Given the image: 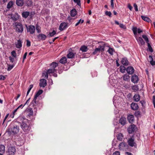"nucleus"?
<instances>
[{
    "label": "nucleus",
    "mask_w": 155,
    "mask_h": 155,
    "mask_svg": "<svg viewBox=\"0 0 155 155\" xmlns=\"http://www.w3.org/2000/svg\"><path fill=\"white\" fill-rule=\"evenodd\" d=\"M25 121L21 124L20 126L24 132L27 134L30 130L31 127L29 121L28 120H25Z\"/></svg>",
    "instance_id": "1"
},
{
    "label": "nucleus",
    "mask_w": 155,
    "mask_h": 155,
    "mask_svg": "<svg viewBox=\"0 0 155 155\" xmlns=\"http://www.w3.org/2000/svg\"><path fill=\"white\" fill-rule=\"evenodd\" d=\"M19 127L16 125H15L13 126L10 125L7 132L10 135H14L19 132Z\"/></svg>",
    "instance_id": "2"
},
{
    "label": "nucleus",
    "mask_w": 155,
    "mask_h": 155,
    "mask_svg": "<svg viewBox=\"0 0 155 155\" xmlns=\"http://www.w3.org/2000/svg\"><path fill=\"white\" fill-rule=\"evenodd\" d=\"M105 47V45L104 44L102 45H100L98 48L95 49L94 51L92 53V54L94 55H95L100 51L103 52L104 50Z\"/></svg>",
    "instance_id": "3"
},
{
    "label": "nucleus",
    "mask_w": 155,
    "mask_h": 155,
    "mask_svg": "<svg viewBox=\"0 0 155 155\" xmlns=\"http://www.w3.org/2000/svg\"><path fill=\"white\" fill-rule=\"evenodd\" d=\"M37 98H34L33 100L30 103V106L34 108V111L36 112L37 110V108L39 106L38 101H36Z\"/></svg>",
    "instance_id": "4"
},
{
    "label": "nucleus",
    "mask_w": 155,
    "mask_h": 155,
    "mask_svg": "<svg viewBox=\"0 0 155 155\" xmlns=\"http://www.w3.org/2000/svg\"><path fill=\"white\" fill-rule=\"evenodd\" d=\"M128 145L131 147H136L137 146V144L135 141V140L133 137V136L128 140L127 142Z\"/></svg>",
    "instance_id": "5"
},
{
    "label": "nucleus",
    "mask_w": 155,
    "mask_h": 155,
    "mask_svg": "<svg viewBox=\"0 0 155 155\" xmlns=\"http://www.w3.org/2000/svg\"><path fill=\"white\" fill-rule=\"evenodd\" d=\"M15 27L16 28V31L18 33H22L23 31V26L21 23L19 22L15 23Z\"/></svg>",
    "instance_id": "6"
},
{
    "label": "nucleus",
    "mask_w": 155,
    "mask_h": 155,
    "mask_svg": "<svg viewBox=\"0 0 155 155\" xmlns=\"http://www.w3.org/2000/svg\"><path fill=\"white\" fill-rule=\"evenodd\" d=\"M27 32H29L31 34H33L35 31V27L34 25H30L28 26L25 25Z\"/></svg>",
    "instance_id": "7"
},
{
    "label": "nucleus",
    "mask_w": 155,
    "mask_h": 155,
    "mask_svg": "<svg viewBox=\"0 0 155 155\" xmlns=\"http://www.w3.org/2000/svg\"><path fill=\"white\" fill-rule=\"evenodd\" d=\"M136 129L137 127L134 124H131L128 127L127 131L129 134H132L135 132Z\"/></svg>",
    "instance_id": "8"
},
{
    "label": "nucleus",
    "mask_w": 155,
    "mask_h": 155,
    "mask_svg": "<svg viewBox=\"0 0 155 155\" xmlns=\"http://www.w3.org/2000/svg\"><path fill=\"white\" fill-rule=\"evenodd\" d=\"M68 27V23L65 22L61 23L59 27V29L61 31L65 30Z\"/></svg>",
    "instance_id": "9"
},
{
    "label": "nucleus",
    "mask_w": 155,
    "mask_h": 155,
    "mask_svg": "<svg viewBox=\"0 0 155 155\" xmlns=\"http://www.w3.org/2000/svg\"><path fill=\"white\" fill-rule=\"evenodd\" d=\"M139 79L138 77L134 74L132 76L131 78V81L134 84H136L138 83Z\"/></svg>",
    "instance_id": "10"
},
{
    "label": "nucleus",
    "mask_w": 155,
    "mask_h": 155,
    "mask_svg": "<svg viewBox=\"0 0 155 155\" xmlns=\"http://www.w3.org/2000/svg\"><path fill=\"white\" fill-rule=\"evenodd\" d=\"M8 152L9 155H14L16 152V149L15 147H11L8 149Z\"/></svg>",
    "instance_id": "11"
},
{
    "label": "nucleus",
    "mask_w": 155,
    "mask_h": 155,
    "mask_svg": "<svg viewBox=\"0 0 155 155\" xmlns=\"http://www.w3.org/2000/svg\"><path fill=\"white\" fill-rule=\"evenodd\" d=\"M39 83V86L40 87H44L47 85L46 80L45 79H42L40 80Z\"/></svg>",
    "instance_id": "12"
},
{
    "label": "nucleus",
    "mask_w": 155,
    "mask_h": 155,
    "mask_svg": "<svg viewBox=\"0 0 155 155\" xmlns=\"http://www.w3.org/2000/svg\"><path fill=\"white\" fill-rule=\"evenodd\" d=\"M25 120H27L23 116H20L17 118V122L21 124L25 121Z\"/></svg>",
    "instance_id": "13"
},
{
    "label": "nucleus",
    "mask_w": 155,
    "mask_h": 155,
    "mask_svg": "<svg viewBox=\"0 0 155 155\" xmlns=\"http://www.w3.org/2000/svg\"><path fill=\"white\" fill-rule=\"evenodd\" d=\"M126 71L128 74H133L134 71V68L132 66L127 67L126 69Z\"/></svg>",
    "instance_id": "14"
},
{
    "label": "nucleus",
    "mask_w": 155,
    "mask_h": 155,
    "mask_svg": "<svg viewBox=\"0 0 155 155\" xmlns=\"http://www.w3.org/2000/svg\"><path fill=\"white\" fill-rule=\"evenodd\" d=\"M119 123L123 126L125 125L127 122L126 119L124 117H121L119 120Z\"/></svg>",
    "instance_id": "15"
},
{
    "label": "nucleus",
    "mask_w": 155,
    "mask_h": 155,
    "mask_svg": "<svg viewBox=\"0 0 155 155\" xmlns=\"http://www.w3.org/2000/svg\"><path fill=\"white\" fill-rule=\"evenodd\" d=\"M136 40L140 45H145V42L141 37H139L137 38Z\"/></svg>",
    "instance_id": "16"
},
{
    "label": "nucleus",
    "mask_w": 155,
    "mask_h": 155,
    "mask_svg": "<svg viewBox=\"0 0 155 155\" xmlns=\"http://www.w3.org/2000/svg\"><path fill=\"white\" fill-rule=\"evenodd\" d=\"M16 4L18 6L22 7L24 4V0H16Z\"/></svg>",
    "instance_id": "17"
},
{
    "label": "nucleus",
    "mask_w": 155,
    "mask_h": 155,
    "mask_svg": "<svg viewBox=\"0 0 155 155\" xmlns=\"http://www.w3.org/2000/svg\"><path fill=\"white\" fill-rule=\"evenodd\" d=\"M131 107L133 110H137L139 108L138 104L136 103H132L131 104Z\"/></svg>",
    "instance_id": "18"
},
{
    "label": "nucleus",
    "mask_w": 155,
    "mask_h": 155,
    "mask_svg": "<svg viewBox=\"0 0 155 155\" xmlns=\"http://www.w3.org/2000/svg\"><path fill=\"white\" fill-rule=\"evenodd\" d=\"M132 30L134 32V35H136L137 34V31L138 33H140L143 32L141 30L140 28L137 29L136 27H134L133 28Z\"/></svg>",
    "instance_id": "19"
},
{
    "label": "nucleus",
    "mask_w": 155,
    "mask_h": 155,
    "mask_svg": "<svg viewBox=\"0 0 155 155\" xmlns=\"http://www.w3.org/2000/svg\"><path fill=\"white\" fill-rule=\"evenodd\" d=\"M129 122L130 123H132L134 121V116L133 115H129L127 117Z\"/></svg>",
    "instance_id": "20"
},
{
    "label": "nucleus",
    "mask_w": 155,
    "mask_h": 155,
    "mask_svg": "<svg viewBox=\"0 0 155 155\" xmlns=\"http://www.w3.org/2000/svg\"><path fill=\"white\" fill-rule=\"evenodd\" d=\"M11 18L14 21H15L19 19V15L18 13H15L14 15L12 16Z\"/></svg>",
    "instance_id": "21"
},
{
    "label": "nucleus",
    "mask_w": 155,
    "mask_h": 155,
    "mask_svg": "<svg viewBox=\"0 0 155 155\" xmlns=\"http://www.w3.org/2000/svg\"><path fill=\"white\" fill-rule=\"evenodd\" d=\"M47 36L44 34H40L38 36V38L40 40H45Z\"/></svg>",
    "instance_id": "22"
},
{
    "label": "nucleus",
    "mask_w": 155,
    "mask_h": 155,
    "mask_svg": "<svg viewBox=\"0 0 155 155\" xmlns=\"http://www.w3.org/2000/svg\"><path fill=\"white\" fill-rule=\"evenodd\" d=\"M75 54V53H73L72 52L69 51L67 56L68 58H72L74 57Z\"/></svg>",
    "instance_id": "23"
},
{
    "label": "nucleus",
    "mask_w": 155,
    "mask_h": 155,
    "mask_svg": "<svg viewBox=\"0 0 155 155\" xmlns=\"http://www.w3.org/2000/svg\"><path fill=\"white\" fill-rule=\"evenodd\" d=\"M130 77L129 75L127 74L124 75L122 77L123 80L127 81H130Z\"/></svg>",
    "instance_id": "24"
},
{
    "label": "nucleus",
    "mask_w": 155,
    "mask_h": 155,
    "mask_svg": "<svg viewBox=\"0 0 155 155\" xmlns=\"http://www.w3.org/2000/svg\"><path fill=\"white\" fill-rule=\"evenodd\" d=\"M121 63L124 66L127 65L128 64V61L127 58H123L121 60Z\"/></svg>",
    "instance_id": "25"
},
{
    "label": "nucleus",
    "mask_w": 155,
    "mask_h": 155,
    "mask_svg": "<svg viewBox=\"0 0 155 155\" xmlns=\"http://www.w3.org/2000/svg\"><path fill=\"white\" fill-rule=\"evenodd\" d=\"M88 50V48H87V47L84 45L82 46L80 48V50L83 52H86Z\"/></svg>",
    "instance_id": "26"
},
{
    "label": "nucleus",
    "mask_w": 155,
    "mask_h": 155,
    "mask_svg": "<svg viewBox=\"0 0 155 155\" xmlns=\"http://www.w3.org/2000/svg\"><path fill=\"white\" fill-rule=\"evenodd\" d=\"M30 13L29 12H23L22 14V15L23 18H26L29 15Z\"/></svg>",
    "instance_id": "27"
},
{
    "label": "nucleus",
    "mask_w": 155,
    "mask_h": 155,
    "mask_svg": "<svg viewBox=\"0 0 155 155\" xmlns=\"http://www.w3.org/2000/svg\"><path fill=\"white\" fill-rule=\"evenodd\" d=\"M133 98L135 101L138 102L140 100V96L139 94H136L134 95Z\"/></svg>",
    "instance_id": "28"
},
{
    "label": "nucleus",
    "mask_w": 155,
    "mask_h": 155,
    "mask_svg": "<svg viewBox=\"0 0 155 155\" xmlns=\"http://www.w3.org/2000/svg\"><path fill=\"white\" fill-rule=\"evenodd\" d=\"M22 42L20 39H19L17 41V43L16 44V47L17 48H20L22 47Z\"/></svg>",
    "instance_id": "29"
},
{
    "label": "nucleus",
    "mask_w": 155,
    "mask_h": 155,
    "mask_svg": "<svg viewBox=\"0 0 155 155\" xmlns=\"http://www.w3.org/2000/svg\"><path fill=\"white\" fill-rule=\"evenodd\" d=\"M126 145L127 144L125 143L124 142H122L120 143L118 146L119 149L120 150L124 149V148H125Z\"/></svg>",
    "instance_id": "30"
},
{
    "label": "nucleus",
    "mask_w": 155,
    "mask_h": 155,
    "mask_svg": "<svg viewBox=\"0 0 155 155\" xmlns=\"http://www.w3.org/2000/svg\"><path fill=\"white\" fill-rule=\"evenodd\" d=\"M26 112L28 113V115L29 116H32L33 114V111L31 108H29L26 110Z\"/></svg>",
    "instance_id": "31"
},
{
    "label": "nucleus",
    "mask_w": 155,
    "mask_h": 155,
    "mask_svg": "<svg viewBox=\"0 0 155 155\" xmlns=\"http://www.w3.org/2000/svg\"><path fill=\"white\" fill-rule=\"evenodd\" d=\"M141 18L143 20L148 22H150L151 21V20L147 17L141 16Z\"/></svg>",
    "instance_id": "32"
},
{
    "label": "nucleus",
    "mask_w": 155,
    "mask_h": 155,
    "mask_svg": "<svg viewBox=\"0 0 155 155\" xmlns=\"http://www.w3.org/2000/svg\"><path fill=\"white\" fill-rule=\"evenodd\" d=\"M48 73L50 74H53L55 72H56V70L54 68H50L47 70Z\"/></svg>",
    "instance_id": "33"
},
{
    "label": "nucleus",
    "mask_w": 155,
    "mask_h": 155,
    "mask_svg": "<svg viewBox=\"0 0 155 155\" xmlns=\"http://www.w3.org/2000/svg\"><path fill=\"white\" fill-rule=\"evenodd\" d=\"M43 92V91L42 90H39L35 94L34 97L35 98H37L38 97L41 95Z\"/></svg>",
    "instance_id": "34"
},
{
    "label": "nucleus",
    "mask_w": 155,
    "mask_h": 155,
    "mask_svg": "<svg viewBox=\"0 0 155 155\" xmlns=\"http://www.w3.org/2000/svg\"><path fill=\"white\" fill-rule=\"evenodd\" d=\"M71 15L72 17H74L77 14V11L75 8H73L71 11Z\"/></svg>",
    "instance_id": "35"
},
{
    "label": "nucleus",
    "mask_w": 155,
    "mask_h": 155,
    "mask_svg": "<svg viewBox=\"0 0 155 155\" xmlns=\"http://www.w3.org/2000/svg\"><path fill=\"white\" fill-rule=\"evenodd\" d=\"M60 62L62 64H65L67 62V58L65 57H63L60 60Z\"/></svg>",
    "instance_id": "36"
},
{
    "label": "nucleus",
    "mask_w": 155,
    "mask_h": 155,
    "mask_svg": "<svg viewBox=\"0 0 155 155\" xmlns=\"http://www.w3.org/2000/svg\"><path fill=\"white\" fill-rule=\"evenodd\" d=\"M5 146L3 145H0V153H3L5 152Z\"/></svg>",
    "instance_id": "37"
},
{
    "label": "nucleus",
    "mask_w": 155,
    "mask_h": 155,
    "mask_svg": "<svg viewBox=\"0 0 155 155\" xmlns=\"http://www.w3.org/2000/svg\"><path fill=\"white\" fill-rule=\"evenodd\" d=\"M33 2L32 0H27L25 2L26 5L28 7L31 6Z\"/></svg>",
    "instance_id": "38"
},
{
    "label": "nucleus",
    "mask_w": 155,
    "mask_h": 155,
    "mask_svg": "<svg viewBox=\"0 0 155 155\" xmlns=\"http://www.w3.org/2000/svg\"><path fill=\"white\" fill-rule=\"evenodd\" d=\"M14 2L13 1H10L7 4V8H10L12 7L13 5Z\"/></svg>",
    "instance_id": "39"
},
{
    "label": "nucleus",
    "mask_w": 155,
    "mask_h": 155,
    "mask_svg": "<svg viewBox=\"0 0 155 155\" xmlns=\"http://www.w3.org/2000/svg\"><path fill=\"white\" fill-rule=\"evenodd\" d=\"M58 64L55 62H53L50 64V66H51L52 68L54 69L58 66Z\"/></svg>",
    "instance_id": "40"
},
{
    "label": "nucleus",
    "mask_w": 155,
    "mask_h": 155,
    "mask_svg": "<svg viewBox=\"0 0 155 155\" xmlns=\"http://www.w3.org/2000/svg\"><path fill=\"white\" fill-rule=\"evenodd\" d=\"M126 68L125 67L123 66H121L120 67V71L122 73L125 72Z\"/></svg>",
    "instance_id": "41"
},
{
    "label": "nucleus",
    "mask_w": 155,
    "mask_h": 155,
    "mask_svg": "<svg viewBox=\"0 0 155 155\" xmlns=\"http://www.w3.org/2000/svg\"><path fill=\"white\" fill-rule=\"evenodd\" d=\"M123 134H122L120 133L118 135L117 137V139L119 141H121L123 139Z\"/></svg>",
    "instance_id": "42"
},
{
    "label": "nucleus",
    "mask_w": 155,
    "mask_h": 155,
    "mask_svg": "<svg viewBox=\"0 0 155 155\" xmlns=\"http://www.w3.org/2000/svg\"><path fill=\"white\" fill-rule=\"evenodd\" d=\"M56 31L55 30H53L52 32L49 33V34L48 35V36L49 37H53L54 35L56 34Z\"/></svg>",
    "instance_id": "43"
},
{
    "label": "nucleus",
    "mask_w": 155,
    "mask_h": 155,
    "mask_svg": "<svg viewBox=\"0 0 155 155\" xmlns=\"http://www.w3.org/2000/svg\"><path fill=\"white\" fill-rule=\"evenodd\" d=\"M142 37L145 40L146 42L147 43H149V39L146 35H142Z\"/></svg>",
    "instance_id": "44"
},
{
    "label": "nucleus",
    "mask_w": 155,
    "mask_h": 155,
    "mask_svg": "<svg viewBox=\"0 0 155 155\" xmlns=\"http://www.w3.org/2000/svg\"><path fill=\"white\" fill-rule=\"evenodd\" d=\"M107 51L108 53H109L110 55H112L113 54L114 50V49L112 48H109Z\"/></svg>",
    "instance_id": "45"
},
{
    "label": "nucleus",
    "mask_w": 155,
    "mask_h": 155,
    "mask_svg": "<svg viewBox=\"0 0 155 155\" xmlns=\"http://www.w3.org/2000/svg\"><path fill=\"white\" fill-rule=\"evenodd\" d=\"M147 46L148 47V49L149 51L151 52H152L153 51V48H152L150 44L149 43H148Z\"/></svg>",
    "instance_id": "46"
},
{
    "label": "nucleus",
    "mask_w": 155,
    "mask_h": 155,
    "mask_svg": "<svg viewBox=\"0 0 155 155\" xmlns=\"http://www.w3.org/2000/svg\"><path fill=\"white\" fill-rule=\"evenodd\" d=\"M134 114L136 117H139L140 115V112L139 111H136Z\"/></svg>",
    "instance_id": "47"
},
{
    "label": "nucleus",
    "mask_w": 155,
    "mask_h": 155,
    "mask_svg": "<svg viewBox=\"0 0 155 155\" xmlns=\"http://www.w3.org/2000/svg\"><path fill=\"white\" fill-rule=\"evenodd\" d=\"M74 2L77 3V5H78L80 7L81 6V3L80 0H73Z\"/></svg>",
    "instance_id": "48"
},
{
    "label": "nucleus",
    "mask_w": 155,
    "mask_h": 155,
    "mask_svg": "<svg viewBox=\"0 0 155 155\" xmlns=\"http://www.w3.org/2000/svg\"><path fill=\"white\" fill-rule=\"evenodd\" d=\"M11 55L14 58H16V53L15 51H12L11 53Z\"/></svg>",
    "instance_id": "49"
},
{
    "label": "nucleus",
    "mask_w": 155,
    "mask_h": 155,
    "mask_svg": "<svg viewBox=\"0 0 155 155\" xmlns=\"http://www.w3.org/2000/svg\"><path fill=\"white\" fill-rule=\"evenodd\" d=\"M14 66V65H9L8 68L7 70L8 71H10Z\"/></svg>",
    "instance_id": "50"
},
{
    "label": "nucleus",
    "mask_w": 155,
    "mask_h": 155,
    "mask_svg": "<svg viewBox=\"0 0 155 155\" xmlns=\"http://www.w3.org/2000/svg\"><path fill=\"white\" fill-rule=\"evenodd\" d=\"M48 74L47 71H46V72L43 74V75L46 78H48Z\"/></svg>",
    "instance_id": "51"
},
{
    "label": "nucleus",
    "mask_w": 155,
    "mask_h": 155,
    "mask_svg": "<svg viewBox=\"0 0 155 155\" xmlns=\"http://www.w3.org/2000/svg\"><path fill=\"white\" fill-rule=\"evenodd\" d=\"M132 89L133 90L135 91H137L139 89L138 87L137 86H133L132 87Z\"/></svg>",
    "instance_id": "52"
},
{
    "label": "nucleus",
    "mask_w": 155,
    "mask_h": 155,
    "mask_svg": "<svg viewBox=\"0 0 155 155\" xmlns=\"http://www.w3.org/2000/svg\"><path fill=\"white\" fill-rule=\"evenodd\" d=\"M105 14L106 15L110 17L111 15V13L110 11H106Z\"/></svg>",
    "instance_id": "53"
},
{
    "label": "nucleus",
    "mask_w": 155,
    "mask_h": 155,
    "mask_svg": "<svg viewBox=\"0 0 155 155\" xmlns=\"http://www.w3.org/2000/svg\"><path fill=\"white\" fill-rule=\"evenodd\" d=\"M119 26L121 28L124 29H126V26L124 25H123V24H120Z\"/></svg>",
    "instance_id": "54"
},
{
    "label": "nucleus",
    "mask_w": 155,
    "mask_h": 155,
    "mask_svg": "<svg viewBox=\"0 0 155 155\" xmlns=\"http://www.w3.org/2000/svg\"><path fill=\"white\" fill-rule=\"evenodd\" d=\"M27 44L26 45L28 47H30L31 46V42L28 40H26Z\"/></svg>",
    "instance_id": "55"
},
{
    "label": "nucleus",
    "mask_w": 155,
    "mask_h": 155,
    "mask_svg": "<svg viewBox=\"0 0 155 155\" xmlns=\"http://www.w3.org/2000/svg\"><path fill=\"white\" fill-rule=\"evenodd\" d=\"M27 52H26L23 57V61H22V62L23 63L24 61V60L26 59L27 55Z\"/></svg>",
    "instance_id": "56"
},
{
    "label": "nucleus",
    "mask_w": 155,
    "mask_h": 155,
    "mask_svg": "<svg viewBox=\"0 0 155 155\" xmlns=\"http://www.w3.org/2000/svg\"><path fill=\"white\" fill-rule=\"evenodd\" d=\"M9 58L11 62L13 63L14 61V58H13L11 56H10L9 57Z\"/></svg>",
    "instance_id": "57"
},
{
    "label": "nucleus",
    "mask_w": 155,
    "mask_h": 155,
    "mask_svg": "<svg viewBox=\"0 0 155 155\" xmlns=\"http://www.w3.org/2000/svg\"><path fill=\"white\" fill-rule=\"evenodd\" d=\"M134 7L135 10L136 11H137L138 10V9L137 5L136 4H134Z\"/></svg>",
    "instance_id": "58"
},
{
    "label": "nucleus",
    "mask_w": 155,
    "mask_h": 155,
    "mask_svg": "<svg viewBox=\"0 0 155 155\" xmlns=\"http://www.w3.org/2000/svg\"><path fill=\"white\" fill-rule=\"evenodd\" d=\"M113 155H120V153L119 151H116L113 153Z\"/></svg>",
    "instance_id": "59"
},
{
    "label": "nucleus",
    "mask_w": 155,
    "mask_h": 155,
    "mask_svg": "<svg viewBox=\"0 0 155 155\" xmlns=\"http://www.w3.org/2000/svg\"><path fill=\"white\" fill-rule=\"evenodd\" d=\"M142 106H143L145 104V102L143 101L142 100L140 101Z\"/></svg>",
    "instance_id": "60"
},
{
    "label": "nucleus",
    "mask_w": 155,
    "mask_h": 155,
    "mask_svg": "<svg viewBox=\"0 0 155 155\" xmlns=\"http://www.w3.org/2000/svg\"><path fill=\"white\" fill-rule=\"evenodd\" d=\"M128 8L130 9V10L131 11L133 7L130 4H129L128 5Z\"/></svg>",
    "instance_id": "61"
},
{
    "label": "nucleus",
    "mask_w": 155,
    "mask_h": 155,
    "mask_svg": "<svg viewBox=\"0 0 155 155\" xmlns=\"http://www.w3.org/2000/svg\"><path fill=\"white\" fill-rule=\"evenodd\" d=\"M5 79V77L3 76L2 75H1L0 76V80H4Z\"/></svg>",
    "instance_id": "62"
},
{
    "label": "nucleus",
    "mask_w": 155,
    "mask_h": 155,
    "mask_svg": "<svg viewBox=\"0 0 155 155\" xmlns=\"http://www.w3.org/2000/svg\"><path fill=\"white\" fill-rule=\"evenodd\" d=\"M150 64L153 66L155 65V61L153 60L152 61L150 62Z\"/></svg>",
    "instance_id": "63"
},
{
    "label": "nucleus",
    "mask_w": 155,
    "mask_h": 155,
    "mask_svg": "<svg viewBox=\"0 0 155 155\" xmlns=\"http://www.w3.org/2000/svg\"><path fill=\"white\" fill-rule=\"evenodd\" d=\"M125 154L127 155H133L131 153L128 152H125Z\"/></svg>",
    "instance_id": "64"
}]
</instances>
